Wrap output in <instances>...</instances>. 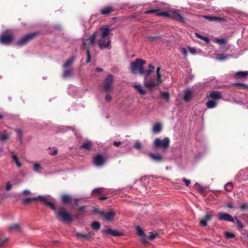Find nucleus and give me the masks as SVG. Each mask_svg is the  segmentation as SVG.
Here are the masks:
<instances>
[{
  "label": "nucleus",
  "mask_w": 248,
  "mask_h": 248,
  "mask_svg": "<svg viewBox=\"0 0 248 248\" xmlns=\"http://www.w3.org/2000/svg\"><path fill=\"white\" fill-rule=\"evenodd\" d=\"M99 32L96 31L94 32L88 39H84L82 40L83 46L85 47L87 54L86 63H89L91 60V55L90 52V46L93 45L94 43L95 40L98 37Z\"/></svg>",
  "instance_id": "1"
},
{
  "label": "nucleus",
  "mask_w": 248,
  "mask_h": 248,
  "mask_svg": "<svg viewBox=\"0 0 248 248\" xmlns=\"http://www.w3.org/2000/svg\"><path fill=\"white\" fill-rule=\"evenodd\" d=\"M36 201H39L43 202L46 205L49 207L52 210L56 211V208L54 203L50 201H48L47 199L42 196H39L38 197H35L33 198H28L25 199L23 201V204L27 205L29 204L31 202H35Z\"/></svg>",
  "instance_id": "2"
},
{
  "label": "nucleus",
  "mask_w": 248,
  "mask_h": 248,
  "mask_svg": "<svg viewBox=\"0 0 248 248\" xmlns=\"http://www.w3.org/2000/svg\"><path fill=\"white\" fill-rule=\"evenodd\" d=\"M160 68L157 67L156 70V79L152 80L148 82H145L144 85L148 89H151L154 88L156 86L159 85L162 82V75L160 73Z\"/></svg>",
  "instance_id": "3"
},
{
  "label": "nucleus",
  "mask_w": 248,
  "mask_h": 248,
  "mask_svg": "<svg viewBox=\"0 0 248 248\" xmlns=\"http://www.w3.org/2000/svg\"><path fill=\"white\" fill-rule=\"evenodd\" d=\"M145 64V61L140 59H136L134 62H132L130 64L131 72L133 74L142 73V69Z\"/></svg>",
  "instance_id": "4"
},
{
  "label": "nucleus",
  "mask_w": 248,
  "mask_h": 248,
  "mask_svg": "<svg viewBox=\"0 0 248 248\" xmlns=\"http://www.w3.org/2000/svg\"><path fill=\"white\" fill-rule=\"evenodd\" d=\"M57 218H60L64 222L70 223L73 220L72 216L67 213L63 207H61L57 211Z\"/></svg>",
  "instance_id": "5"
},
{
  "label": "nucleus",
  "mask_w": 248,
  "mask_h": 248,
  "mask_svg": "<svg viewBox=\"0 0 248 248\" xmlns=\"http://www.w3.org/2000/svg\"><path fill=\"white\" fill-rule=\"evenodd\" d=\"M169 144L170 140L167 137L164 138L162 140L156 138L154 141L153 148L155 150L159 148L166 149L169 147Z\"/></svg>",
  "instance_id": "6"
},
{
  "label": "nucleus",
  "mask_w": 248,
  "mask_h": 248,
  "mask_svg": "<svg viewBox=\"0 0 248 248\" xmlns=\"http://www.w3.org/2000/svg\"><path fill=\"white\" fill-rule=\"evenodd\" d=\"M113 76L108 75L103 82V89L106 92H109L113 89Z\"/></svg>",
  "instance_id": "7"
},
{
  "label": "nucleus",
  "mask_w": 248,
  "mask_h": 248,
  "mask_svg": "<svg viewBox=\"0 0 248 248\" xmlns=\"http://www.w3.org/2000/svg\"><path fill=\"white\" fill-rule=\"evenodd\" d=\"M38 34L37 32H32L27 34L23 37L21 38L16 42V45L19 46H23L26 44L29 41L34 38Z\"/></svg>",
  "instance_id": "8"
},
{
  "label": "nucleus",
  "mask_w": 248,
  "mask_h": 248,
  "mask_svg": "<svg viewBox=\"0 0 248 248\" xmlns=\"http://www.w3.org/2000/svg\"><path fill=\"white\" fill-rule=\"evenodd\" d=\"M96 213L101 214L105 220L109 222L112 221L116 216V213L112 210L108 212L96 211Z\"/></svg>",
  "instance_id": "9"
},
{
  "label": "nucleus",
  "mask_w": 248,
  "mask_h": 248,
  "mask_svg": "<svg viewBox=\"0 0 248 248\" xmlns=\"http://www.w3.org/2000/svg\"><path fill=\"white\" fill-rule=\"evenodd\" d=\"M97 41L98 46L101 49L107 48L111 44V41L108 37L102 38V37H100V38Z\"/></svg>",
  "instance_id": "10"
},
{
  "label": "nucleus",
  "mask_w": 248,
  "mask_h": 248,
  "mask_svg": "<svg viewBox=\"0 0 248 248\" xmlns=\"http://www.w3.org/2000/svg\"><path fill=\"white\" fill-rule=\"evenodd\" d=\"M167 13L168 15L167 17L172 18L181 22H184V18L177 11L171 10L167 12Z\"/></svg>",
  "instance_id": "11"
},
{
  "label": "nucleus",
  "mask_w": 248,
  "mask_h": 248,
  "mask_svg": "<svg viewBox=\"0 0 248 248\" xmlns=\"http://www.w3.org/2000/svg\"><path fill=\"white\" fill-rule=\"evenodd\" d=\"M217 217L219 220H224L231 222H234V219L231 215L227 213L219 212L217 215Z\"/></svg>",
  "instance_id": "12"
},
{
  "label": "nucleus",
  "mask_w": 248,
  "mask_h": 248,
  "mask_svg": "<svg viewBox=\"0 0 248 248\" xmlns=\"http://www.w3.org/2000/svg\"><path fill=\"white\" fill-rule=\"evenodd\" d=\"M14 39L13 35L11 34H2L0 37V42L2 44H10Z\"/></svg>",
  "instance_id": "13"
},
{
  "label": "nucleus",
  "mask_w": 248,
  "mask_h": 248,
  "mask_svg": "<svg viewBox=\"0 0 248 248\" xmlns=\"http://www.w3.org/2000/svg\"><path fill=\"white\" fill-rule=\"evenodd\" d=\"M93 164L96 166H101L104 165L105 159L102 155L98 154L93 157Z\"/></svg>",
  "instance_id": "14"
},
{
  "label": "nucleus",
  "mask_w": 248,
  "mask_h": 248,
  "mask_svg": "<svg viewBox=\"0 0 248 248\" xmlns=\"http://www.w3.org/2000/svg\"><path fill=\"white\" fill-rule=\"evenodd\" d=\"M213 216L210 214L206 215L203 218H202L199 222V225L201 227H206L207 226V222L211 221L212 219Z\"/></svg>",
  "instance_id": "15"
},
{
  "label": "nucleus",
  "mask_w": 248,
  "mask_h": 248,
  "mask_svg": "<svg viewBox=\"0 0 248 248\" xmlns=\"http://www.w3.org/2000/svg\"><path fill=\"white\" fill-rule=\"evenodd\" d=\"M136 231L137 234L141 237L142 243L144 244L148 243V240L145 238V233L144 231L139 226L136 227Z\"/></svg>",
  "instance_id": "16"
},
{
  "label": "nucleus",
  "mask_w": 248,
  "mask_h": 248,
  "mask_svg": "<svg viewBox=\"0 0 248 248\" xmlns=\"http://www.w3.org/2000/svg\"><path fill=\"white\" fill-rule=\"evenodd\" d=\"M100 30L101 31L100 36L102 37V38L108 37L110 31H112V29H109L108 28L105 26L101 27Z\"/></svg>",
  "instance_id": "17"
},
{
  "label": "nucleus",
  "mask_w": 248,
  "mask_h": 248,
  "mask_svg": "<svg viewBox=\"0 0 248 248\" xmlns=\"http://www.w3.org/2000/svg\"><path fill=\"white\" fill-rule=\"evenodd\" d=\"M103 232L108 235H111L113 236H120L123 235L122 232H118L116 230H113L110 228L105 230Z\"/></svg>",
  "instance_id": "18"
},
{
  "label": "nucleus",
  "mask_w": 248,
  "mask_h": 248,
  "mask_svg": "<svg viewBox=\"0 0 248 248\" xmlns=\"http://www.w3.org/2000/svg\"><path fill=\"white\" fill-rule=\"evenodd\" d=\"M61 200L62 203L66 205L71 204L72 202V197L70 196L67 194L62 195L61 196Z\"/></svg>",
  "instance_id": "19"
},
{
  "label": "nucleus",
  "mask_w": 248,
  "mask_h": 248,
  "mask_svg": "<svg viewBox=\"0 0 248 248\" xmlns=\"http://www.w3.org/2000/svg\"><path fill=\"white\" fill-rule=\"evenodd\" d=\"M11 136V133H8L6 131L4 130L0 132V141L4 142L7 140H9Z\"/></svg>",
  "instance_id": "20"
},
{
  "label": "nucleus",
  "mask_w": 248,
  "mask_h": 248,
  "mask_svg": "<svg viewBox=\"0 0 248 248\" xmlns=\"http://www.w3.org/2000/svg\"><path fill=\"white\" fill-rule=\"evenodd\" d=\"M149 156L155 161L160 162L163 160V157L159 154L150 153Z\"/></svg>",
  "instance_id": "21"
},
{
  "label": "nucleus",
  "mask_w": 248,
  "mask_h": 248,
  "mask_svg": "<svg viewBox=\"0 0 248 248\" xmlns=\"http://www.w3.org/2000/svg\"><path fill=\"white\" fill-rule=\"evenodd\" d=\"M93 234V233H92L91 232H89L87 234H84L80 232H77L75 234V236L77 237L78 239H88L90 238L92 235Z\"/></svg>",
  "instance_id": "22"
},
{
  "label": "nucleus",
  "mask_w": 248,
  "mask_h": 248,
  "mask_svg": "<svg viewBox=\"0 0 248 248\" xmlns=\"http://www.w3.org/2000/svg\"><path fill=\"white\" fill-rule=\"evenodd\" d=\"M209 97L214 100H218L222 98V95L219 91H212L210 93Z\"/></svg>",
  "instance_id": "23"
},
{
  "label": "nucleus",
  "mask_w": 248,
  "mask_h": 248,
  "mask_svg": "<svg viewBox=\"0 0 248 248\" xmlns=\"http://www.w3.org/2000/svg\"><path fill=\"white\" fill-rule=\"evenodd\" d=\"M248 76V71H239L236 72L234 75L235 78H246Z\"/></svg>",
  "instance_id": "24"
},
{
  "label": "nucleus",
  "mask_w": 248,
  "mask_h": 248,
  "mask_svg": "<svg viewBox=\"0 0 248 248\" xmlns=\"http://www.w3.org/2000/svg\"><path fill=\"white\" fill-rule=\"evenodd\" d=\"M93 145V142L91 141H87L81 145L80 148L85 149L88 151H90Z\"/></svg>",
  "instance_id": "25"
},
{
  "label": "nucleus",
  "mask_w": 248,
  "mask_h": 248,
  "mask_svg": "<svg viewBox=\"0 0 248 248\" xmlns=\"http://www.w3.org/2000/svg\"><path fill=\"white\" fill-rule=\"evenodd\" d=\"M191 97H192L191 92L188 89L186 90L184 93L183 99L186 102H188L191 99Z\"/></svg>",
  "instance_id": "26"
},
{
  "label": "nucleus",
  "mask_w": 248,
  "mask_h": 248,
  "mask_svg": "<svg viewBox=\"0 0 248 248\" xmlns=\"http://www.w3.org/2000/svg\"><path fill=\"white\" fill-rule=\"evenodd\" d=\"M9 230L11 232H20L21 231V227L18 224L15 223L11 224L9 227Z\"/></svg>",
  "instance_id": "27"
},
{
  "label": "nucleus",
  "mask_w": 248,
  "mask_h": 248,
  "mask_svg": "<svg viewBox=\"0 0 248 248\" xmlns=\"http://www.w3.org/2000/svg\"><path fill=\"white\" fill-rule=\"evenodd\" d=\"M112 11V7L111 6H108L100 10V14L101 15H108L111 13Z\"/></svg>",
  "instance_id": "28"
},
{
  "label": "nucleus",
  "mask_w": 248,
  "mask_h": 248,
  "mask_svg": "<svg viewBox=\"0 0 248 248\" xmlns=\"http://www.w3.org/2000/svg\"><path fill=\"white\" fill-rule=\"evenodd\" d=\"M160 95L162 99L166 100L167 101H169L170 98V95L169 92L160 91Z\"/></svg>",
  "instance_id": "29"
},
{
  "label": "nucleus",
  "mask_w": 248,
  "mask_h": 248,
  "mask_svg": "<svg viewBox=\"0 0 248 248\" xmlns=\"http://www.w3.org/2000/svg\"><path fill=\"white\" fill-rule=\"evenodd\" d=\"M133 87L140 94L145 95L146 93V91L140 85L135 84Z\"/></svg>",
  "instance_id": "30"
},
{
  "label": "nucleus",
  "mask_w": 248,
  "mask_h": 248,
  "mask_svg": "<svg viewBox=\"0 0 248 248\" xmlns=\"http://www.w3.org/2000/svg\"><path fill=\"white\" fill-rule=\"evenodd\" d=\"M207 107L209 108H213L217 106V102L214 100H209L206 103Z\"/></svg>",
  "instance_id": "31"
},
{
  "label": "nucleus",
  "mask_w": 248,
  "mask_h": 248,
  "mask_svg": "<svg viewBox=\"0 0 248 248\" xmlns=\"http://www.w3.org/2000/svg\"><path fill=\"white\" fill-rule=\"evenodd\" d=\"M161 130V125L159 123H156L154 125L153 131L154 133H159Z\"/></svg>",
  "instance_id": "32"
},
{
  "label": "nucleus",
  "mask_w": 248,
  "mask_h": 248,
  "mask_svg": "<svg viewBox=\"0 0 248 248\" xmlns=\"http://www.w3.org/2000/svg\"><path fill=\"white\" fill-rule=\"evenodd\" d=\"M91 227L94 230H99L100 228V223L98 221H93L91 225Z\"/></svg>",
  "instance_id": "33"
},
{
  "label": "nucleus",
  "mask_w": 248,
  "mask_h": 248,
  "mask_svg": "<svg viewBox=\"0 0 248 248\" xmlns=\"http://www.w3.org/2000/svg\"><path fill=\"white\" fill-rule=\"evenodd\" d=\"M155 15L157 16H163L167 17L168 13L166 11H162L161 9H157L156 11Z\"/></svg>",
  "instance_id": "34"
},
{
  "label": "nucleus",
  "mask_w": 248,
  "mask_h": 248,
  "mask_svg": "<svg viewBox=\"0 0 248 248\" xmlns=\"http://www.w3.org/2000/svg\"><path fill=\"white\" fill-rule=\"evenodd\" d=\"M12 159L13 161L16 163V165L18 168H20L22 166L21 163L19 161L18 158L16 155H13L12 156Z\"/></svg>",
  "instance_id": "35"
},
{
  "label": "nucleus",
  "mask_w": 248,
  "mask_h": 248,
  "mask_svg": "<svg viewBox=\"0 0 248 248\" xmlns=\"http://www.w3.org/2000/svg\"><path fill=\"white\" fill-rule=\"evenodd\" d=\"M103 188L98 187L94 189L92 191V195H95L96 194H101L103 192Z\"/></svg>",
  "instance_id": "36"
},
{
  "label": "nucleus",
  "mask_w": 248,
  "mask_h": 248,
  "mask_svg": "<svg viewBox=\"0 0 248 248\" xmlns=\"http://www.w3.org/2000/svg\"><path fill=\"white\" fill-rule=\"evenodd\" d=\"M7 241V238L3 236H0V248L5 246Z\"/></svg>",
  "instance_id": "37"
},
{
  "label": "nucleus",
  "mask_w": 248,
  "mask_h": 248,
  "mask_svg": "<svg viewBox=\"0 0 248 248\" xmlns=\"http://www.w3.org/2000/svg\"><path fill=\"white\" fill-rule=\"evenodd\" d=\"M228 58L227 55H225L223 54H217L216 59L219 61H224L227 60Z\"/></svg>",
  "instance_id": "38"
},
{
  "label": "nucleus",
  "mask_w": 248,
  "mask_h": 248,
  "mask_svg": "<svg viewBox=\"0 0 248 248\" xmlns=\"http://www.w3.org/2000/svg\"><path fill=\"white\" fill-rule=\"evenodd\" d=\"M233 188V185L231 182H228L225 186V189L227 191H231Z\"/></svg>",
  "instance_id": "39"
},
{
  "label": "nucleus",
  "mask_w": 248,
  "mask_h": 248,
  "mask_svg": "<svg viewBox=\"0 0 248 248\" xmlns=\"http://www.w3.org/2000/svg\"><path fill=\"white\" fill-rule=\"evenodd\" d=\"M74 58H72L67 60L63 64V67L65 68L68 67L73 62Z\"/></svg>",
  "instance_id": "40"
},
{
  "label": "nucleus",
  "mask_w": 248,
  "mask_h": 248,
  "mask_svg": "<svg viewBox=\"0 0 248 248\" xmlns=\"http://www.w3.org/2000/svg\"><path fill=\"white\" fill-rule=\"evenodd\" d=\"M72 71L70 70H66L63 72V77L67 78L72 76Z\"/></svg>",
  "instance_id": "41"
},
{
  "label": "nucleus",
  "mask_w": 248,
  "mask_h": 248,
  "mask_svg": "<svg viewBox=\"0 0 248 248\" xmlns=\"http://www.w3.org/2000/svg\"><path fill=\"white\" fill-rule=\"evenodd\" d=\"M234 85L236 87H240L243 89H248V85L241 83H235L234 84Z\"/></svg>",
  "instance_id": "42"
},
{
  "label": "nucleus",
  "mask_w": 248,
  "mask_h": 248,
  "mask_svg": "<svg viewBox=\"0 0 248 248\" xmlns=\"http://www.w3.org/2000/svg\"><path fill=\"white\" fill-rule=\"evenodd\" d=\"M239 208L241 211H245L248 209V203H240Z\"/></svg>",
  "instance_id": "43"
},
{
  "label": "nucleus",
  "mask_w": 248,
  "mask_h": 248,
  "mask_svg": "<svg viewBox=\"0 0 248 248\" xmlns=\"http://www.w3.org/2000/svg\"><path fill=\"white\" fill-rule=\"evenodd\" d=\"M225 236L227 239H229L234 238L235 237V235L232 232H226L225 233Z\"/></svg>",
  "instance_id": "44"
},
{
  "label": "nucleus",
  "mask_w": 248,
  "mask_h": 248,
  "mask_svg": "<svg viewBox=\"0 0 248 248\" xmlns=\"http://www.w3.org/2000/svg\"><path fill=\"white\" fill-rule=\"evenodd\" d=\"M33 169L34 171L39 172L41 169V166L40 164L35 163L33 165Z\"/></svg>",
  "instance_id": "45"
},
{
  "label": "nucleus",
  "mask_w": 248,
  "mask_h": 248,
  "mask_svg": "<svg viewBox=\"0 0 248 248\" xmlns=\"http://www.w3.org/2000/svg\"><path fill=\"white\" fill-rule=\"evenodd\" d=\"M142 73H139V74H140V75H143L145 77V79H146L148 77V76L150 74V73H151L150 71H149V70L145 71L143 69V67L142 68Z\"/></svg>",
  "instance_id": "46"
},
{
  "label": "nucleus",
  "mask_w": 248,
  "mask_h": 248,
  "mask_svg": "<svg viewBox=\"0 0 248 248\" xmlns=\"http://www.w3.org/2000/svg\"><path fill=\"white\" fill-rule=\"evenodd\" d=\"M226 20L221 17H217V16H214L213 17V21L218 22H225Z\"/></svg>",
  "instance_id": "47"
},
{
  "label": "nucleus",
  "mask_w": 248,
  "mask_h": 248,
  "mask_svg": "<svg viewBox=\"0 0 248 248\" xmlns=\"http://www.w3.org/2000/svg\"><path fill=\"white\" fill-rule=\"evenodd\" d=\"M16 132L17 134L18 137L19 138V140L20 141V142L22 143V132L20 129H16Z\"/></svg>",
  "instance_id": "48"
},
{
  "label": "nucleus",
  "mask_w": 248,
  "mask_h": 248,
  "mask_svg": "<svg viewBox=\"0 0 248 248\" xmlns=\"http://www.w3.org/2000/svg\"><path fill=\"white\" fill-rule=\"evenodd\" d=\"M216 42L218 43V44H220V45H225L227 43V42L226 41L223 39V38H221V39H217L216 40Z\"/></svg>",
  "instance_id": "49"
},
{
  "label": "nucleus",
  "mask_w": 248,
  "mask_h": 248,
  "mask_svg": "<svg viewBox=\"0 0 248 248\" xmlns=\"http://www.w3.org/2000/svg\"><path fill=\"white\" fill-rule=\"evenodd\" d=\"M147 40L150 42H152L154 40H156L157 39L160 38V37L158 36H148L146 37Z\"/></svg>",
  "instance_id": "50"
},
{
  "label": "nucleus",
  "mask_w": 248,
  "mask_h": 248,
  "mask_svg": "<svg viewBox=\"0 0 248 248\" xmlns=\"http://www.w3.org/2000/svg\"><path fill=\"white\" fill-rule=\"evenodd\" d=\"M156 236V234H155V233H154L152 232H149V236L148 237V239L152 240L155 238Z\"/></svg>",
  "instance_id": "51"
},
{
  "label": "nucleus",
  "mask_w": 248,
  "mask_h": 248,
  "mask_svg": "<svg viewBox=\"0 0 248 248\" xmlns=\"http://www.w3.org/2000/svg\"><path fill=\"white\" fill-rule=\"evenodd\" d=\"M235 218L237 226L239 227V229H242L244 227L243 224L239 220H238L236 217H235Z\"/></svg>",
  "instance_id": "52"
},
{
  "label": "nucleus",
  "mask_w": 248,
  "mask_h": 248,
  "mask_svg": "<svg viewBox=\"0 0 248 248\" xmlns=\"http://www.w3.org/2000/svg\"><path fill=\"white\" fill-rule=\"evenodd\" d=\"M86 206H81L79 207L78 209V212L79 213H81L84 212L86 210Z\"/></svg>",
  "instance_id": "53"
},
{
  "label": "nucleus",
  "mask_w": 248,
  "mask_h": 248,
  "mask_svg": "<svg viewBox=\"0 0 248 248\" xmlns=\"http://www.w3.org/2000/svg\"><path fill=\"white\" fill-rule=\"evenodd\" d=\"M213 16H204L203 18L209 21H213Z\"/></svg>",
  "instance_id": "54"
},
{
  "label": "nucleus",
  "mask_w": 248,
  "mask_h": 248,
  "mask_svg": "<svg viewBox=\"0 0 248 248\" xmlns=\"http://www.w3.org/2000/svg\"><path fill=\"white\" fill-rule=\"evenodd\" d=\"M141 145L139 142H136L134 145V147L136 149H139L141 148Z\"/></svg>",
  "instance_id": "55"
},
{
  "label": "nucleus",
  "mask_w": 248,
  "mask_h": 248,
  "mask_svg": "<svg viewBox=\"0 0 248 248\" xmlns=\"http://www.w3.org/2000/svg\"><path fill=\"white\" fill-rule=\"evenodd\" d=\"M183 181L185 183V185L187 186H189V185L190 184V181L189 180L186 179V178H184L183 179Z\"/></svg>",
  "instance_id": "56"
},
{
  "label": "nucleus",
  "mask_w": 248,
  "mask_h": 248,
  "mask_svg": "<svg viewBox=\"0 0 248 248\" xmlns=\"http://www.w3.org/2000/svg\"><path fill=\"white\" fill-rule=\"evenodd\" d=\"M156 10H150L146 11L145 12V14H155L156 13Z\"/></svg>",
  "instance_id": "57"
},
{
  "label": "nucleus",
  "mask_w": 248,
  "mask_h": 248,
  "mask_svg": "<svg viewBox=\"0 0 248 248\" xmlns=\"http://www.w3.org/2000/svg\"><path fill=\"white\" fill-rule=\"evenodd\" d=\"M148 68H149L148 70L151 72H153L154 71V70L155 69V67L151 63L149 64Z\"/></svg>",
  "instance_id": "58"
},
{
  "label": "nucleus",
  "mask_w": 248,
  "mask_h": 248,
  "mask_svg": "<svg viewBox=\"0 0 248 248\" xmlns=\"http://www.w3.org/2000/svg\"><path fill=\"white\" fill-rule=\"evenodd\" d=\"M12 188L11 185L9 182H8L6 185L5 189L6 190L9 191Z\"/></svg>",
  "instance_id": "59"
},
{
  "label": "nucleus",
  "mask_w": 248,
  "mask_h": 248,
  "mask_svg": "<svg viewBox=\"0 0 248 248\" xmlns=\"http://www.w3.org/2000/svg\"><path fill=\"white\" fill-rule=\"evenodd\" d=\"M111 99H112L111 96L110 95L108 94H107L106 95V96H105V100H106L107 102H109V101H111Z\"/></svg>",
  "instance_id": "60"
},
{
  "label": "nucleus",
  "mask_w": 248,
  "mask_h": 248,
  "mask_svg": "<svg viewBox=\"0 0 248 248\" xmlns=\"http://www.w3.org/2000/svg\"><path fill=\"white\" fill-rule=\"evenodd\" d=\"M225 206L229 208H233V204L232 203H227L225 204Z\"/></svg>",
  "instance_id": "61"
},
{
  "label": "nucleus",
  "mask_w": 248,
  "mask_h": 248,
  "mask_svg": "<svg viewBox=\"0 0 248 248\" xmlns=\"http://www.w3.org/2000/svg\"><path fill=\"white\" fill-rule=\"evenodd\" d=\"M121 144H122V142H121V141H114L113 142V145L116 147L120 146Z\"/></svg>",
  "instance_id": "62"
},
{
  "label": "nucleus",
  "mask_w": 248,
  "mask_h": 248,
  "mask_svg": "<svg viewBox=\"0 0 248 248\" xmlns=\"http://www.w3.org/2000/svg\"><path fill=\"white\" fill-rule=\"evenodd\" d=\"M189 50L192 54H194L196 52V49L193 47H189Z\"/></svg>",
  "instance_id": "63"
},
{
  "label": "nucleus",
  "mask_w": 248,
  "mask_h": 248,
  "mask_svg": "<svg viewBox=\"0 0 248 248\" xmlns=\"http://www.w3.org/2000/svg\"><path fill=\"white\" fill-rule=\"evenodd\" d=\"M203 39H202V40L204 41L206 43L208 44L209 43L210 41L208 38L203 36Z\"/></svg>",
  "instance_id": "64"
}]
</instances>
